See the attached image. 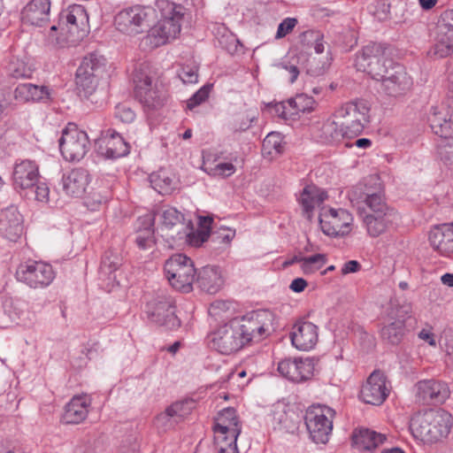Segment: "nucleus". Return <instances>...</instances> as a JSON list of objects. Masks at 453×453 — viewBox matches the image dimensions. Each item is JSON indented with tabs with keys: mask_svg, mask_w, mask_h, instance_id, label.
Wrapping results in <instances>:
<instances>
[{
	"mask_svg": "<svg viewBox=\"0 0 453 453\" xmlns=\"http://www.w3.org/2000/svg\"><path fill=\"white\" fill-rule=\"evenodd\" d=\"M155 14L157 22L150 29L147 41L151 47L157 48L175 40L181 30L184 8L169 0H157Z\"/></svg>",
	"mask_w": 453,
	"mask_h": 453,
	"instance_id": "f257e3e1",
	"label": "nucleus"
},
{
	"mask_svg": "<svg viewBox=\"0 0 453 453\" xmlns=\"http://www.w3.org/2000/svg\"><path fill=\"white\" fill-rule=\"evenodd\" d=\"M88 15L80 4H73L63 10L59 15L58 26H52L49 40L59 47L75 44L88 32Z\"/></svg>",
	"mask_w": 453,
	"mask_h": 453,
	"instance_id": "f03ea898",
	"label": "nucleus"
},
{
	"mask_svg": "<svg viewBox=\"0 0 453 453\" xmlns=\"http://www.w3.org/2000/svg\"><path fill=\"white\" fill-rule=\"evenodd\" d=\"M451 426V415L441 410L418 413L411 420L413 436L428 444L437 443L447 438Z\"/></svg>",
	"mask_w": 453,
	"mask_h": 453,
	"instance_id": "7ed1b4c3",
	"label": "nucleus"
},
{
	"mask_svg": "<svg viewBox=\"0 0 453 453\" xmlns=\"http://www.w3.org/2000/svg\"><path fill=\"white\" fill-rule=\"evenodd\" d=\"M242 424L235 409L222 410L215 418L213 426L214 445L218 453H238L236 441Z\"/></svg>",
	"mask_w": 453,
	"mask_h": 453,
	"instance_id": "20e7f679",
	"label": "nucleus"
},
{
	"mask_svg": "<svg viewBox=\"0 0 453 453\" xmlns=\"http://www.w3.org/2000/svg\"><path fill=\"white\" fill-rule=\"evenodd\" d=\"M134 81L135 96L146 111L158 110L165 104L167 94L148 65L140 68Z\"/></svg>",
	"mask_w": 453,
	"mask_h": 453,
	"instance_id": "39448f33",
	"label": "nucleus"
},
{
	"mask_svg": "<svg viewBox=\"0 0 453 453\" xmlns=\"http://www.w3.org/2000/svg\"><path fill=\"white\" fill-rule=\"evenodd\" d=\"M340 132L346 137L359 135L370 122V107L365 101L349 102L334 111Z\"/></svg>",
	"mask_w": 453,
	"mask_h": 453,
	"instance_id": "423d86ee",
	"label": "nucleus"
},
{
	"mask_svg": "<svg viewBox=\"0 0 453 453\" xmlns=\"http://www.w3.org/2000/svg\"><path fill=\"white\" fill-rule=\"evenodd\" d=\"M154 16L152 7L135 4L119 11L114 16L113 24L121 34L134 36L145 31Z\"/></svg>",
	"mask_w": 453,
	"mask_h": 453,
	"instance_id": "0eeeda50",
	"label": "nucleus"
},
{
	"mask_svg": "<svg viewBox=\"0 0 453 453\" xmlns=\"http://www.w3.org/2000/svg\"><path fill=\"white\" fill-rule=\"evenodd\" d=\"M165 276L171 286L182 292H190L196 281L194 262L184 254H174L165 263Z\"/></svg>",
	"mask_w": 453,
	"mask_h": 453,
	"instance_id": "6e6552de",
	"label": "nucleus"
},
{
	"mask_svg": "<svg viewBox=\"0 0 453 453\" xmlns=\"http://www.w3.org/2000/svg\"><path fill=\"white\" fill-rule=\"evenodd\" d=\"M106 59L98 54L92 53L83 58L76 71V85L84 96L93 94L101 79L106 74Z\"/></svg>",
	"mask_w": 453,
	"mask_h": 453,
	"instance_id": "1a4fd4ad",
	"label": "nucleus"
},
{
	"mask_svg": "<svg viewBox=\"0 0 453 453\" xmlns=\"http://www.w3.org/2000/svg\"><path fill=\"white\" fill-rule=\"evenodd\" d=\"M319 219L321 231L329 237L343 238L353 230L354 217L346 209L323 207Z\"/></svg>",
	"mask_w": 453,
	"mask_h": 453,
	"instance_id": "9d476101",
	"label": "nucleus"
},
{
	"mask_svg": "<svg viewBox=\"0 0 453 453\" xmlns=\"http://www.w3.org/2000/svg\"><path fill=\"white\" fill-rule=\"evenodd\" d=\"M453 54V9L445 10L435 27L433 45L427 50L432 59L445 58Z\"/></svg>",
	"mask_w": 453,
	"mask_h": 453,
	"instance_id": "9b49d317",
	"label": "nucleus"
},
{
	"mask_svg": "<svg viewBox=\"0 0 453 453\" xmlns=\"http://www.w3.org/2000/svg\"><path fill=\"white\" fill-rule=\"evenodd\" d=\"M335 411L326 405H313L305 414V424L312 441L326 443L333 430Z\"/></svg>",
	"mask_w": 453,
	"mask_h": 453,
	"instance_id": "f8f14e48",
	"label": "nucleus"
},
{
	"mask_svg": "<svg viewBox=\"0 0 453 453\" xmlns=\"http://www.w3.org/2000/svg\"><path fill=\"white\" fill-rule=\"evenodd\" d=\"M157 231L170 245L177 243V240L185 236L188 222L184 215L174 207L164 206L155 214Z\"/></svg>",
	"mask_w": 453,
	"mask_h": 453,
	"instance_id": "ddd939ff",
	"label": "nucleus"
},
{
	"mask_svg": "<svg viewBox=\"0 0 453 453\" xmlns=\"http://www.w3.org/2000/svg\"><path fill=\"white\" fill-rule=\"evenodd\" d=\"M62 156L67 161H80L90 148L88 134L80 129L75 124L69 123L62 131L59 140Z\"/></svg>",
	"mask_w": 453,
	"mask_h": 453,
	"instance_id": "4468645a",
	"label": "nucleus"
},
{
	"mask_svg": "<svg viewBox=\"0 0 453 453\" xmlns=\"http://www.w3.org/2000/svg\"><path fill=\"white\" fill-rule=\"evenodd\" d=\"M387 49L380 43L365 46L357 55L355 65L358 71L369 73L373 79L379 80L388 73L387 67Z\"/></svg>",
	"mask_w": 453,
	"mask_h": 453,
	"instance_id": "2eb2a0df",
	"label": "nucleus"
},
{
	"mask_svg": "<svg viewBox=\"0 0 453 453\" xmlns=\"http://www.w3.org/2000/svg\"><path fill=\"white\" fill-rule=\"evenodd\" d=\"M241 331L235 319L219 326L211 335L212 348L225 355L238 351L247 344Z\"/></svg>",
	"mask_w": 453,
	"mask_h": 453,
	"instance_id": "dca6fc26",
	"label": "nucleus"
},
{
	"mask_svg": "<svg viewBox=\"0 0 453 453\" xmlns=\"http://www.w3.org/2000/svg\"><path fill=\"white\" fill-rule=\"evenodd\" d=\"M235 319L239 323L246 343H249L252 341H260L269 335L273 327V315L267 310H260Z\"/></svg>",
	"mask_w": 453,
	"mask_h": 453,
	"instance_id": "f3484780",
	"label": "nucleus"
},
{
	"mask_svg": "<svg viewBox=\"0 0 453 453\" xmlns=\"http://www.w3.org/2000/svg\"><path fill=\"white\" fill-rule=\"evenodd\" d=\"M412 318L410 304L392 307L388 313V321L380 329V337L388 344H399L405 335L407 321Z\"/></svg>",
	"mask_w": 453,
	"mask_h": 453,
	"instance_id": "a211bd4d",
	"label": "nucleus"
},
{
	"mask_svg": "<svg viewBox=\"0 0 453 453\" xmlns=\"http://www.w3.org/2000/svg\"><path fill=\"white\" fill-rule=\"evenodd\" d=\"M17 279L32 288H43L50 285L56 277L53 267L42 261H29L20 265Z\"/></svg>",
	"mask_w": 453,
	"mask_h": 453,
	"instance_id": "6ab92c4d",
	"label": "nucleus"
},
{
	"mask_svg": "<svg viewBox=\"0 0 453 453\" xmlns=\"http://www.w3.org/2000/svg\"><path fill=\"white\" fill-rule=\"evenodd\" d=\"M389 392L390 387L386 374L380 370H375L363 385L360 398L365 403L380 405L388 398Z\"/></svg>",
	"mask_w": 453,
	"mask_h": 453,
	"instance_id": "aec40b11",
	"label": "nucleus"
},
{
	"mask_svg": "<svg viewBox=\"0 0 453 453\" xmlns=\"http://www.w3.org/2000/svg\"><path fill=\"white\" fill-rule=\"evenodd\" d=\"M319 328L308 320L296 321L290 332V340L293 347L301 351L313 349L319 342Z\"/></svg>",
	"mask_w": 453,
	"mask_h": 453,
	"instance_id": "412c9836",
	"label": "nucleus"
},
{
	"mask_svg": "<svg viewBox=\"0 0 453 453\" xmlns=\"http://www.w3.org/2000/svg\"><path fill=\"white\" fill-rule=\"evenodd\" d=\"M381 81L382 88L386 94L391 96H399L406 94L412 87V79L407 73L404 67L396 65L390 70L388 75L384 73Z\"/></svg>",
	"mask_w": 453,
	"mask_h": 453,
	"instance_id": "4be33fe9",
	"label": "nucleus"
},
{
	"mask_svg": "<svg viewBox=\"0 0 453 453\" xmlns=\"http://www.w3.org/2000/svg\"><path fill=\"white\" fill-rule=\"evenodd\" d=\"M279 372L294 382H302L312 378L314 363L310 358L285 359L278 365Z\"/></svg>",
	"mask_w": 453,
	"mask_h": 453,
	"instance_id": "5701e85b",
	"label": "nucleus"
},
{
	"mask_svg": "<svg viewBox=\"0 0 453 453\" xmlns=\"http://www.w3.org/2000/svg\"><path fill=\"white\" fill-rule=\"evenodd\" d=\"M39 177V166L35 161L23 159L15 163L12 175L15 189L23 190L34 187Z\"/></svg>",
	"mask_w": 453,
	"mask_h": 453,
	"instance_id": "b1692460",
	"label": "nucleus"
},
{
	"mask_svg": "<svg viewBox=\"0 0 453 453\" xmlns=\"http://www.w3.org/2000/svg\"><path fill=\"white\" fill-rule=\"evenodd\" d=\"M51 0H29L22 8L20 19L23 24L43 27L50 21Z\"/></svg>",
	"mask_w": 453,
	"mask_h": 453,
	"instance_id": "393cba45",
	"label": "nucleus"
},
{
	"mask_svg": "<svg viewBox=\"0 0 453 453\" xmlns=\"http://www.w3.org/2000/svg\"><path fill=\"white\" fill-rule=\"evenodd\" d=\"M428 242L434 251L441 256L449 257L453 254V223L433 226L428 234Z\"/></svg>",
	"mask_w": 453,
	"mask_h": 453,
	"instance_id": "a878e982",
	"label": "nucleus"
},
{
	"mask_svg": "<svg viewBox=\"0 0 453 453\" xmlns=\"http://www.w3.org/2000/svg\"><path fill=\"white\" fill-rule=\"evenodd\" d=\"M22 216L15 206L0 212V235L11 242H17L23 233Z\"/></svg>",
	"mask_w": 453,
	"mask_h": 453,
	"instance_id": "bb28decb",
	"label": "nucleus"
},
{
	"mask_svg": "<svg viewBox=\"0 0 453 453\" xmlns=\"http://www.w3.org/2000/svg\"><path fill=\"white\" fill-rule=\"evenodd\" d=\"M417 396L422 401L443 403L450 395L446 382L435 380H423L416 384Z\"/></svg>",
	"mask_w": 453,
	"mask_h": 453,
	"instance_id": "cd10ccee",
	"label": "nucleus"
},
{
	"mask_svg": "<svg viewBox=\"0 0 453 453\" xmlns=\"http://www.w3.org/2000/svg\"><path fill=\"white\" fill-rule=\"evenodd\" d=\"M100 153L109 158L124 157L129 152V146L123 137L111 130H108L98 140Z\"/></svg>",
	"mask_w": 453,
	"mask_h": 453,
	"instance_id": "c85d7f7f",
	"label": "nucleus"
},
{
	"mask_svg": "<svg viewBox=\"0 0 453 453\" xmlns=\"http://www.w3.org/2000/svg\"><path fill=\"white\" fill-rule=\"evenodd\" d=\"M429 123L433 132L444 139L453 136V120L449 109L445 105L432 108Z\"/></svg>",
	"mask_w": 453,
	"mask_h": 453,
	"instance_id": "c756f323",
	"label": "nucleus"
},
{
	"mask_svg": "<svg viewBox=\"0 0 453 453\" xmlns=\"http://www.w3.org/2000/svg\"><path fill=\"white\" fill-rule=\"evenodd\" d=\"M53 90L49 86H38L32 83H22L14 90L16 100L27 102L50 103L52 101Z\"/></svg>",
	"mask_w": 453,
	"mask_h": 453,
	"instance_id": "7c9ffc66",
	"label": "nucleus"
},
{
	"mask_svg": "<svg viewBox=\"0 0 453 453\" xmlns=\"http://www.w3.org/2000/svg\"><path fill=\"white\" fill-rule=\"evenodd\" d=\"M91 398L88 395L73 396L65 408L63 421L66 424H80L86 419Z\"/></svg>",
	"mask_w": 453,
	"mask_h": 453,
	"instance_id": "2f4dec72",
	"label": "nucleus"
},
{
	"mask_svg": "<svg viewBox=\"0 0 453 453\" xmlns=\"http://www.w3.org/2000/svg\"><path fill=\"white\" fill-rule=\"evenodd\" d=\"M396 219L395 212L387 213V215L365 214L363 218V225L370 237L377 238L386 234Z\"/></svg>",
	"mask_w": 453,
	"mask_h": 453,
	"instance_id": "473e14b6",
	"label": "nucleus"
},
{
	"mask_svg": "<svg viewBox=\"0 0 453 453\" xmlns=\"http://www.w3.org/2000/svg\"><path fill=\"white\" fill-rule=\"evenodd\" d=\"M88 184V174L81 168L70 171L63 177V188L65 193L72 197L81 196Z\"/></svg>",
	"mask_w": 453,
	"mask_h": 453,
	"instance_id": "72a5a7b5",
	"label": "nucleus"
},
{
	"mask_svg": "<svg viewBox=\"0 0 453 453\" xmlns=\"http://www.w3.org/2000/svg\"><path fill=\"white\" fill-rule=\"evenodd\" d=\"M195 282L207 293L215 294L222 288L224 280L219 268L204 266L196 273Z\"/></svg>",
	"mask_w": 453,
	"mask_h": 453,
	"instance_id": "f704fd0d",
	"label": "nucleus"
},
{
	"mask_svg": "<svg viewBox=\"0 0 453 453\" xmlns=\"http://www.w3.org/2000/svg\"><path fill=\"white\" fill-rule=\"evenodd\" d=\"M327 198L326 193L316 186H306L300 195L299 202L304 215L311 219L313 211Z\"/></svg>",
	"mask_w": 453,
	"mask_h": 453,
	"instance_id": "c9c22d12",
	"label": "nucleus"
},
{
	"mask_svg": "<svg viewBox=\"0 0 453 453\" xmlns=\"http://www.w3.org/2000/svg\"><path fill=\"white\" fill-rule=\"evenodd\" d=\"M385 434L375 431L360 428L352 434V442L360 450H372L386 441Z\"/></svg>",
	"mask_w": 453,
	"mask_h": 453,
	"instance_id": "e433bc0d",
	"label": "nucleus"
},
{
	"mask_svg": "<svg viewBox=\"0 0 453 453\" xmlns=\"http://www.w3.org/2000/svg\"><path fill=\"white\" fill-rule=\"evenodd\" d=\"M139 229L136 231L135 243L141 250H148L154 244L153 220L150 216L140 218Z\"/></svg>",
	"mask_w": 453,
	"mask_h": 453,
	"instance_id": "4c0bfd02",
	"label": "nucleus"
},
{
	"mask_svg": "<svg viewBox=\"0 0 453 453\" xmlns=\"http://www.w3.org/2000/svg\"><path fill=\"white\" fill-rule=\"evenodd\" d=\"M155 321L165 326H178L179 322L174 315V307L169 300L158 301L151 312Z\"/></svg>",
	"mask_w": 453,
	"mask_h": 453,
	"instance_id": "58836bf2",
	"label": "nucleus"
},
{
	"mask_svg": "<svg viewBox=\"0 0 453 453\" xmlns=\"http://www.w3.org/2000/svg\"><path fill=\"white\" fill-rule=\"evenodd\" d=\"M316 129L317 134L314 135L322 142L328 143V142L337 141L341 137H346V134L340 132V125L337 123V119L334 118V113L332 119H326L316 127Z\"/></svg>",
	"mask_w": 453,
	"mask_h": 453,
	"instance_id": "ea45409f",
	"label": "nucleus"
},
{
	"mask_svg": "<svg viewBox=\"0 0 453 453\" xmlns=\"http://www.w3.org/2000/svg\"><path fill=\"white\" fill-rule=\"evenodd\" d=\"M203 169L211 176L223 178L233 175L236 171L232 163L217 162L216 159L212 160L211 156L203 157Z\"/></svg>",
	"mask_w": 453,
	"mask_h": 453,
	"instance_id": "a19ab883",
	"label": "nucleus"
},
{
	"mask_svg": "<svg viewBox=\"0 0 453 453\" xmlns=\"http://www.w3.org/2000/svg\"><path fill=\"white\" fill-rule=\"evenodd\" d=\"M361 198L362 202L370 211L366 214L387 215V213L395 212L387 205L384 197L380 193L366 194Z\"/></svg>",
	"mask_w": 453,
	"mask_h": 453,
	"instance_id": "79ce46f5",
	"label": "nucleus"
},
{
	"mask_svg": "<svg viewBox=\"0 0 453 453\" xmlns=\"http://www.w3.org/2000/svg\"><path fill=\"white\" fill-rule=\"evenodd\" d=\"M288 105L292 109V111L295 112L296 116L300 112L305 113L314 111L317 106V103L312 96L306 94H299L289 99L288 101Z\"/></svg>",
	"mask_w": 453,
	"mask_h": 453,
	"instance_id": "37998d69",
	"label": "nucleus"
},
{
	"mask_svg": "<svg viewBox=\"0 0 453 453\" xmlns=\"http://www.w3.org/2000/svg\"><path fill=\"white\" fill-rule=\"evenodd\" d=\"M185 236H181V238L177 240V243L174 245H180L183 243L188 244L193 247H199L205 241H207L209 237V233L206 230H197L194 231L193 226L190 220L188 222V228L185 231Z\"/></svg>",
	"mask_w": 453,
	"mask_h": 453,
	"instance_id": "c03bdc74",
	"label": "nucleus"
},
{
	"mask_svg": "<svg viewBox=\"0 0 453 453\" xmlns=\"http://www.w3.org/2000/svg\"><path fill=\"white\" fill-rule=\"evenodd\" d=\"M327 262L326 254H314L311 256H303L300 270L304 275H311L320 270Z\"/></svg>",
	"mask_w": 453,
	"mask_h": 453,
	"instance_id": "a18cd8bd",
	"label": "nucleus"
},
{
	"mask_svg": "<svg viewBox=\"0 0 453 453\" xmlns=\"http://www.w3.org/2000/svg\"><path fill=\"white\" fill-rule=\"evenodd\" d=\"M283 151L282 137L279 133L272 132L268 134L263 141V155L274 157Z\"/></svg>",
	"mask_w": 453,
	"mask_h": 453,
	"instance_id": "49530a36",
	"label": "nucleus"
},
{
	"mask_svg": "<svg viewBox=\"0 0 453 453\" xmlns=\"http://www.w3.org/2000/svg\"><path fill=\"white\" fill-rule=\"evenodd\" d=\"M4 68L6 73L15 79L28 78L32 73L27 65L17 57L10 58Z\"/></svg>",
	"mask_w": 453,
	"mask_h": 453,
	"instance_id": "de8ad7c7",
	"label": "nucleus"
},
{
	"mask_svg": "<svg viewBox=\"0 0 453 453\" xmlns=\"http://www.w3.org/2000/svg\"><path fill=\"white\" fill-rule=\"evenodd\" d=\"M257 119L256 111L248 110L237 114L232 122V130L234 132L247 131Z\"/></svg>",
	"mask_w": 453,
	"mask_h": 453,
	"instance_id": "09e8293b",
	"label": "nucleus"
},
{
	"mask_svg": "<svg viewBox=\"0 0 453 453\" xmlns=\"http://www.w3.org/2000/svg\"><path fill=\"white\" fill-rule=\"evenodd\" d=\"M191 404L192 403L188 401L176 402L157 417V421L160 422L169 418H182L189 413Z\"/></svg>",
	"mask_w": 453,
	"mask_h": 453,
	"instance_id": "8fccbe9b",
	"label": "nucleus"
},
{
	"mask_svg": "<svg viewBox=\"0 0 453 453\" xmlns=\"http://www.w3.org/2000/svg\"><path fill=\"white\" fill-rule=\"evenodd\" d=\"M150 181L152 188L160 194L167 193L171 189L172 180L166 176L165 173L150 174Z\"/></svg>",
	"mask_w": 453,
	"mask_h": 453,
	"instance_id": "3c124183",
	"label": "nucleus"
},
{
	"mask_svg": "<svg viewBox=\"0 0 453 453\" xmlns=\"http://www.w3.org/2000/svg\"><path fill=\"white\" fill-rule=\"evenodd\" d=\"M178 75L184 83H196L198 81V66L192 61L190 64L182 65Z\"/></svg>",
	"mask_w": 453,
	"mask_h": 453,
	"instance_id": "603ef678",
	"label": "nucleus"
},
{
	"mask_svg": "<svg viewBox=\"0 0 453 453\" xmlns=\"http://www.w3.org/2000/svg\"><path fill=\"white\" fill-rule=\"evenodd\" d=\"M120 265L121 258L119 256L111 251H108L102 259L101 269L107 273H111L118 270Z\"/></svg>",
	"mask_w": 453,
	"mask_h": 453,
	"instance_id": "864d4df0",
	"label": "nucleus"
},
{
	"mask_svg": "<svg viewBox=\"0 0 453 453\" xmlns=\"http://www.w3.org/2000/svg\"><path fill=\"white\" fill-rule=\"evenodd\" d=\"M298 20L296 18H286L278 26L277 32L275 34V39L279 40L284 38L296 27Z\"/></svg>",
	"mask_w": 453,
	"mask_h": 453,
	"instance_id": "5fc2aeb1",
	"label": "nucleus"
},
{
	"mask_svg": "<svg viewBox=\"0 0 453 453\" xmlns=\"http://www.w3.org/2000/svg\"><path fill=\"white\" fill-rule=\"evenodd\" d=\"M211 89V85H205L202 87L191 98L188 100L187 106L189 110L194 109L196 106L201 104L208 97Z\"/></svg>",
	"mask_w": 453,
	"mask_h": 453,
	"instance_id": "6e6d98bb",
	"label": "nucleus"
},
{
	"mask_svg": "<svg viewBox=\"0 0 453 453\" xmlns=\"http://www.w3.org/2000/svg\"><path fill=\"white\" fill-rule=\"evenodd\" d=\"M115 117L124 123H131L135 119V113L127 105L118 104L115 110Z\"/></svg>",
	"mask_w": 453,
	"mask_h": 453,
	"instance_id": "4d7b16f0",
	"label": "nucleus"
},
{
	"mask_svg": "<svg viewBox=\"0 0 453 453\" xmlns=\"http://www.w3.org/2000/svg\"><path fill=\"white\" fill-rule=\"evenodd\" d=\"M303 36L305 39L309 40H314V50L316 53L320 54L324 51L325 46H324V41H323V35L319 31H306L303 34Z\"/></svg>",
	"mask_w": 453,
	"mask_h": 453,
	"instance_id": "13d9d810",
	"label": "nucleus"
},
{
	"mask_svg": "<svg viewBox=\"0 0 453 453\" xmlns=\"http://www.w3.org/2000/svg\"><path fill=\"white\" fill-rule=\"evenodd\" d=\"M270 107L279 117L282 119H287L295 116V112H293L292 109L288 105V101L276 103Z\"/></svg>",
	"mask_w": 453,
	"mask_h": 453,
	"instance_id": "bf43d9fd",
	"label": "nucleus"
},
{
	"mask_svg": "<svg viewBox=\"0 0 453 453\" xmlns=\"http://www.w3.org/2000/svg\"><path fill=\"white\" fill-rule=\"evenodd\" d=\"M439 156L445 164L453 165V141L439 149Z\"/></svg>",
	"mask_w": 453,
	"mask_h": 453,
	"instance_id": "052dcab7",
	"label": "nucleus"
},
{
	"mask_svg": "<svg viewBox=\"0 0 453 453\" xmlns=\"http://www.w3.org/2000/svg\"><path fill=\"white\" fill-rule=\"evenodd\" d=\"M104 201V197L99 193L94 192L85 198V205L91 211H96Z\"/></svg>",
	"mask_w": 453,
	"mask_h": 453,
	"instance_id": "680f3d73",
	"label": "nucleus"
},
{
	"mask_svg": "<svg viewBox=\"0 0 453 453\" xmlns=\"http://www.w3.org/2000/svg\"><path fill=\"white\" fill-rule=\"evenodd\" d=\"M246 376H247V373L244 370L233 371L227 375V381H231L233 383H237V387L243 388L249 382V380H246V381L243 380Z\"/></svg>",
	"mask_w": 453,
	"mask_h": 453,
	"instance_id": "e2e57ef3",
	"label": "nucleus"
},
{
	"mask_svg": "<svg viewBox=\"0 0 453 453\" xmlns=\"http://www.w3.org/2000/svg\"><path fill=\"white\" fill-rule=\"evenodd\" d=\"M35 198L41 203H48L50 200V188L46 183H39L35 189Z\"/></svg>",
	"mask_w": 453,
	"mask_h": 453,
	"instance_id": "0e129e2a",
	"label": "nucleus"
},
{
	"mask_svg": "<svg viewBox=\"0 0 453 453\" xmlns=\"http://www.w3.org/2000/svg\"><path fill=\"white\" fill-rule=\"evenodd\" d=\"M418 338L426 342L430 346L436 347L435 335L430 329L423 328L418 333Z\"/></svg>",
	"mask_w": 453,
	"mask_h": 453,
	"instance_id": "69168bd1",
	"label": "nucleus"
},
{
	"mask_svg": "<svg viewBox=\"0 0 453 453\" xmlns=\"http://www.w3.org/2000/svg\"><path fill=\"white\" fill-rule=\"evenodd\" d=\"M361 265L357 260H349L346 262L342 267V274L346 275L349 273H357L360 270Z\"/></svg>",
	"mask_w": 453,
	"mask_h": 453,
	"instance_id": "338daca9",
	"label": "nucleus"
},
{
	"mask_svg": "<svg viewBox=\"0 0 453 453\" xmlns=\"http://www.w3.org/2000/svg\"><path fill=\"white\" fill-rule=\"evenodd\" d=\"M308 287V282L303 278H296L289 285L290 290L295 293H302Z\"/></svg>",
	"mask_w": 453,
	"mask_h": 453,
	"instance_id": "774afa93",
	"label": "nucleus"
}]
</instances>
